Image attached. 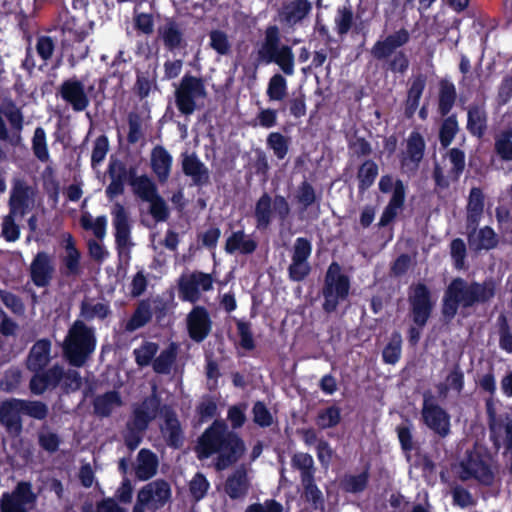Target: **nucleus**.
I'll list each match as a JSON object with an SVG mask.
<instances>
[{
	"mask_svg": "<svg viewBox=\"0 0 512 512\" xmlns=\"http://www.w3.org/2000/svg\"><path fill=\"white\" fill-rule=\"evenodd\" d=\"M157 351L158 344L148 341L144 342L133 351L137 365L145 367L152 364L154 372L160 374V356L155 357Z\"/></svg>",
	"mask_w": 512,
	"mask_h": 512,
	"instance_id": "4c0bfd02",
	"label": "nucleus"
},
{
	"mask_svg": "<svg viewBox=\"0 0 512 512\" xmlns=\"http://www.w3.org/2000/svg\"><path fill=\"white\" fill-rule=\"evenodd\" d=\"M499 325V347L507 353H512V333L507 317L501 314L498 317Z\"/></svg>",
	"mask_w": 512,
	"mask_h": 512,
	"instance_id": "774afa93",
	"label": "nucleus"
},
{
	"mask_svg": "<svg viewBox=\"0 0 512 512\" xmlns=\"http://www.w3.org/2000/svg\"><path fill=\"white\" fill-rule=\"evenodd\" d=\"M273 213L272 198L267 193H264L257 201L255 206V218L257 228L265 229L271 223Z\"/></svg>",
	"mask_w": 512,
	"mask_h": 512,
	"instance_id": "c03bdc74",
	"label": "nucleus"
},
{
	"mask_svg": "<svg viewBox=\"0 0 512 512\" xmlns=\"http://www.w3.org/2000/svg\"><path fill=\"white\" fill-rule=\"evenodd\" d=\"M213 280L209 274L196 272L183 279L180 283V293L184 300L195 302L201 291L212 289Z\"/></svg>",
	"mask_w": 512,
	"mask_h": 512,
	"instance_id": "393cba45",
	"label": "nucleus"
},
{
	"mask_svg": "<svg viewBox=\"0 0 512 512\" xmlns=\"http://www.w3.org/2000/svg\"><path fill=\"white\" fill-rule=\"evenodd\" d=\"M190 337L196 341H203L211 330L209 314L203 307H195L187 318Z\"/></svg>",
	"mask_w": 512,
	"mask_h": 512,
	"instance_id": "a878e982",
	"label": "nucleus"
},
{
	"mask_svg": "<svg viewBox=\"0 0 512 512\" xmlns=\"http://www.w3.org/2000/svg\"><path fill=\"white\" fill-rule=\"evenodd\" d=\"M464 387V374L459 365H454L445 380L439 383L437 388L438 397L446 399L450 391L460 394Z\"/></svg>",
	"mask_w": 512,
	"mask_h": 512,
	"instance_id": "e433bc0d",
	"label": "nucleus"
},
{
	"mask_svg": "<svg viewBox=\"0 0 512 512\" xmlns=\"http://www.w3.org/2000/svg\"><path fill=\"white\" fill-rule=\"evenodd\" d=\"M123 405L121 395L116 390L97 395L92 402L93 412L100 418L110 417L115 407Z\"/></svg>",
	"mask_w": 512,
	"mask_h": 512,
	"instance_id": "c756f323",
	"label": "nucleus"
},
{
	"mask_svg": "<svg viewBox=\"0 0 512 512\" xmlns=\"http://www.w3.org/2000/svg\"><path fill=\"white\" fill-rule=\"evenodd\" d=\"M31 143L34 156L42 163L48 162L50 154L47 146L46 132L43 127L38 126L35 128Z\"/></svg>",
	"mask_w": 512,
	"mask_h": 512,
	"instance_id": "09e8293b",
	"label": "nucleus"
},
{
	"mask_svg": "<svg viewBox=\"0 0 512 512\" xmlns=\"http://www.w3.org/2000/svg\"><path fill=\"white\" fill-rule=\"evenodd\" d=\"M160 411V398L157 395V386L153 385L151 397L145 398L133 410L132 418L127 424L135 427L137 430L145 431L149 423L155 419Z\"/></svg>",
	"mask_w": 512,
	"mask_h": 512,
	"instance_id": "f3484780",
	"label": "nucleus"
},
{
	"mask_svg": "<svg viewBox=\"0 0 512 512\" xmlns=\"http://www.w3.org/2000/svg\"><path fill=\"white\" fill-rule=\"evenodd\" d=\"M354 23V12L349 4L339 6L334 16L335 30L338 35H346Z\"/></svg>",
	"mask_w": 512,
	"mask_h": 512,
	"instance_id": "49530a36",
	"label": "nucleus"
},
{
	"mask_svg": "<svg viewBox=\"0 0 512 512\" xmlns=\"http://www.w3.org/2000/svg\"><path fill=\"white\" fill-rule=\"evenodd\" d=\"M402 338L399 333H394L391 336L389 343L383 350V360L387 364H395L400 359L401 355Z\"/></svg>",
	"mask_w": 512,
	"mask_h": 512,
	"instance_id": "052dcab7",
	"label": "nucleus"
},
{
	"mask_svg": "<svg viewBox=\"0 0 512 512\" xmlns=\"http://www.w3.org/2000/svg\"><path fill=\"white\" fill-rule=\"evenodd\" d=\"M132 171L137 173V167L130 166L127 168L126 164L121 160H113L109 163L108 173L110 178L120 179L130 184Z\"/></svg>",
	"mask_w": 512,
	"mask_h": 512,
	"instance_id": "e2e57ef3",
	"label": "nucleus"
},
{
	"mask_svg": "<svg viewBox=\"0 0 512 512\" xmlns=\"http://www.w3.org/2000/svg\"><path fill=\"white\" fill-rule=\"evenodd\" d=\"M251 482L245 465L238 466L228 475L224 483V492L232 500H243L249 493Z\"/></svg>",
	"mask_w": 512,
	"mask_h": 512,
	"instance_id": "5701e85b",
	"label": "nucleus"
},
{
	"mask_svg": "<svg viewBox=\"0 0 512 512\" xmlns=\"http://www.w3.org/2000/svg\"><path fill=\"white\" fill-rule=\"evenodd\" d=\"M162 39L165 46L174 50L182 47L183 44V31L179 24L169 21L166 24L165 30L162 33Z\"/></svg>",
	"mask_w": 512,
	"mask_h": 512,
	"instance_id": "5fc2aeb1",
	"label": "nucleus"
},
{
	"mask_svg": "<svg viewBox=\"0 0 512 512\" xmlns=\"http://www.w3.org/2000/svg\"><path fill=\"white\" fill-rule=\"evenodd\" d=\"M178 349L179 346L172 342L164 351H162V374L173 373L176 376L177 383H180L182 370L176 362Z\"/></svg>",
	"mask_w": 512,
	"mask_h": 512,
	"instance_id": "a18cd8bd",
	"label": "nucleus"
},
{
	"mask_svg": "<svg viewBox=\"0 0 512 512\" xmlns=\"http://www.w3.org/2000/svg\"><path fill=\"white\" fill-rule=\"evenodd\" d=\"M20 403L19 398H9L0 402V424L12 436L20 435L23 430Z\"/></svg>",
	"mask_w": 512,
	"mask_h": 512,
	"instance_id": "a211bd4d",
	"label": "nucleus"
},
{
	"mask_svg": "<svg viewBox=\"0 0 512 512\" xmlns=\"http://www.w3.org/2000/svg\"><path fill=\"white\" fill-rule=\"evenodd\" d=\"M468 228L471 229L468 235V241L471 248L475 250H489L497 245V235L489 226H485L480 230H477L476 226H468Z\"/></svg>",
	"mask_w": 512,
	"mask_h": 512,
	"instance_id": "473e14b6",
	"label": "nucleus"
},
{
	"mask_svg": "<svg viewBox=\"0 0 512 512\" xmlns=\"http://www.w3.org/2000/svg\"><path fill=\"white\" fill-rule=\"evenodd\" d=\"M243 440L228 429L225 422L215 420L199 439L198 457L208 458L217 454L215 468L222 471L238 462L245 453Z\"/></svg>",
	"mask_w": 512,
	"mask_h": 512,
	"instance_id": "f257e3e1",
	"label": "nucleus"
},
{
	"mask_svg": "<svg viewBox=\"0 0 512 512\" xmlns=\"http://www.w3.org/2000/svg\"><path fill=\"white\" fill-rule=\"evenodd\" d=\"M112 313L108 303L97 302L93 303L90 300L84 299L80 304V317L87 322L94 319L104 320Z\"/></svg>",
	"mask_w": 512,
	"mask_h": 512,
	"instance_id": "79ce46f5",
	"label": "nucleus"
},
{
	"mask_svg": "<svg viewBox=\"0 0 512 512\" xmlns=\"http://www.w3.org/2000/svg\"><path fill=\"white\" fill-rule=\"evenodd\" d=\"M456 100V88L453 83L442 81L440 83L438 110L442 116L447 115L454 106Z\"/></svg>",
	"mask_w": 512,
	"mask_h": 512,
	"instance_id": "de8ad7c7",
	"label": "nucleus"
},
{
	"mask_svg": "<svg viewBox=\"0 0 512 512\" xmlns=\"http://www.w3.org/2000/svg\"><path fill=\"white\" fill-rule=\"evenodd\" d=\"M37 495L29 481H20L11 493H3L0 501L1 512H28L27 505H33Z\"/></svg>",
	"mask_w": 512,
	"mask_h": 512,
	"instance_id": "9d476101",
	"label": "nucleus"
},
{
	"mask_svg": "<svg viewBox=\"0 0 512 512\" xmlns=\"http://www.w3.org/2000/svg\"><path fill=\"white\" fill-rule=\"evenodd\" d=\"M349 290V277L342 272L337 262H332L326 271L322 287L323 310L327 313L334 312L339 303L348 297Z\"/></svg>",
	"mask_w": 512,
	"mask_h": 512,
	"instance_id": "39448f33",
	"label": "nucleus"
},
{
	"mask_svg": "<svg viewBox=\"0 0 512 512\" xmlns=\"http://www.w3.org/2000/svg\"><path fill=\"white\" fill-rule=\"evenodd\" d=\"M162 417L165 420V429L162 428V431L165 430L163 436L167 444L174 448H179L183 444L184 437L176 414L168 408H162Z\"/></svg>",
	"mask_w": 512,
	"mask_h": 512,
	"instance_id": "7c9ffc66",
	"label": "nucleus"
},
{
	"mask_svg": "<svg viewBox=\"0 0 512 512\" xmlns=\"http://www.w3.org/2000/svg\"><path fill=\"white\" fill-rule=\"evenodd\" d=\"M95 330L83 320H76L69 328L62 344L63 355L73 367H83L96 349Z\"/></svg>",
	"mask_w": 512,
	"mask_h": 512,
	"instance_id": "7ed1b4c3",
	"label": "nucleus"
},
{
	"mask_svg": "<svg viewBox=\"0 0 512 512\" xmlns=\"http://www.w3.org/2000/svg\"><path fill=\"white\" fill-rule=\"evenodd\" d=\"M154 497H158L160 501V479L146 484L139 490L132 512H145L146 508L150 509L153 506Z\"/></svg>",
	"mask_w": 512,
	"mask_h": 512,
	"instance_id": "a19ab883",
	"label": "nucleus"
},
{
	"mask_svg": "<svg viewBox=\"0 0 512 512\" xmlns=\"http://www.w3.org/2000/svg\"><path fill=\"white\" fill-rule=\"evenodd\" d=\"M130 187L136 197L150 203V214L155 222H160V195L157 192V185L147 175L138 176L131 173Z\"/></svg>",
	"mask_w": 512,
	"mask_h": 512,
	"instance_id": "f8f14e48",
	"label": "nucleus"
},
{
	"mask_svg": "<svg viewBox=\"0 0 512 512\" xmlns=\"http://www.w3.org/2000/svg\"><path fill=\"white\" fill-rule=\"evenodd\" d=\"M457 474L462 481L476 480L485 485H490L494 479L490 466L478 453H469L460 462Z\"/></svg>",
	"mask_w": 512,
	"mask_h": 512,
	"instance_id": "9b49d317",
	"label": "nucleus"
},
{
	"mask_svg": "<svg viewBox=\"0 0 512 512\" xmlns=\"http://www.w3.org/2000/svg\"><path fill=\"white\" fill-rule=\"evenodd\" d=\"M485 406L491 440L498 449L504 447L505 453L512 454V414H497L492 397L486 400Z\"/></svg>",
	"mask_w": 512,
	"mask_h": 512,
	"instance_id": "423d86ee",
	"label": "nucleus"
},
{
	"mask_svg": "<svg viewBox=\"0 0 512 512\" xmlns=\"http://www.w3.org/2000/svg\"><path fill=\"white\" fill-rule=\"evenodd\" d=\"M63 379L61 380L60 386L61 390L65 394H69L71 392H76L81 388L82 378L80 373L74 369L64 370L62 367Z\"/></svg>",
	"mask_w": 512,
	"mask_h": 512,
	"instance_id": "0e129e2a",
	"label": "nucleus"
},
{
	"mask_svg": "<svg viewBox=\"0 0 512 512\" xmlns=\"http://www.w3.org/2000/svg\"><path fill=\"white\" fill-rule=\"evenodd\" d=\"M153 316L152 302L148 299L141 300L129 320L126 322L125 332L132 333L151 321Z\"/></svg>",
	"mask_w": 512,
	"mask_h": 512,
	"instance_id": "72a5a7b5",
	"label": "nucleus"
},
{
	"mask_svg": "<svg viewBox=\"0 0 512 512\" xmlns=\"http://www.w3.org/2000/svg\"><path fill=\"white\" fill-rule=\"evenodd\" d=\"M425 141L419 132H412L402 153L401 168L405 173H415L423 159Z\"/></svg>",
	"mask_w": 512,
	"mask_h": 512,
	"instance_id": "aec40b11",
	"label": "nucleus"
},
{
	"mask_svg": "<svg viewBox=\"0 0 512 512\" xmlns=\"http://www.w3.org/2000/svg\"><path fill=\"white\" fill-rule=\"evenodd\" d=\"M258 243L252 235L246 234L243 230L232 232L226 239L225 251L228 254L249 255L255 252Z\"/></svg>",
	"mask_w": 512,
	"mask_h": 512,
	"instance_id": "bb28decb",
	"label": "nucleus"
},
{
	"mask_svg": "<svg viewBox=\"0 0 512 512\" xmlns=\"http://www.w3.org/2000/svg\"><path fill=\"white\" fill-rule=\"evenodd\" d=\"M448 160L452 165L449 171L450 179L456 181L465 167V154L458 148H452L447 153Z\"/></svg>",
	"mask_w": 512,
	"mask_h": 512,
	"instance_id": "69168bd1",
	"label": "nucleus"
},
{
	"mask_svg": "<svg viewBox=\"0 0 512 512\" xmlns=\"http://www.w3.org/2000/svg\"><path fill=\"white\" fill-rule=\"evenodd\" d=\"M51 341L47 338L37 340L27 357V368L32 372L43 370L50 362Z\"/></svg>",
	"mask_w": 512,
	"mask_h": 512,
	"instance_id": "cd10ccee",
	"label": "nucleus"
},
{
	"mask_svg": "<svg viewBox=\"0 0 512 512\" xmlns=\"http://www.w3.org/2000/svg\"><path fill=\"white\" fill-rule=\"evenodd\" d=\"M494 294L495 285L492 281L468 283L462 278H456L445 291L442 308L443 315L453 318L459 306L468 308L476 303L487 302Z\"/></svg>",
	"mask_w": 512,
	"mask_h": 512,
	"instance_id": "f03ea898",
	"label": "nucleus"
},
{
	"mask_svg": "<svg viewBox=\"0 0 512 512\" xmlns=\"http://www.w3.org/2000/svg\"><path fill=\"white\" fill-rule=\"evenodd\" d=\"M488 116L484 105H470L467 111V130L474 136L482 137L487 129Z\"/></svg>",
	"mask_w": 512,
	"mask_h": 512,
	"instance_id": "f704fd0d",
	"label": "nucleus"
},
{
	"mask_svg": "<svg viewBox=\"0 0 512 512\" xmlns=\"http://www.w3.org/2000/svg\"><path fill=\"white\" fill-rule=\"evenodd\" d=\"M93 89L94 87L90 86L86 91L84 83L74 76L61 83L57 89L56 96L70 105L73 111L82 112L90 105L89 93Z\"/></svg>",
	"mask_w": 512,
	"mask_h": 512,
	"instance_id": "6e6552de",
	"label": "nucleus"
},
{
	"mask_svg": "<svg viewBox=\"0 0 512 512\" xmlns=\"http://www.w3.org/2000/svg\"><path fill=\"white\" fill-rule=\"evenodd\" d=\"M112 215L115 228V242L118 247H125L128 244L131 233L128 213L122 204L116 203L113 207Z\"/></svg>",
	"mask_w": 512,
	"mask_h": 512,
	"instance_id": "c85d7f7f",
	"label": "nucleus"
},
{
	"mask_svg": "<svg viewBox=\"0 0 512 512\" xmlns=\"http://www.w3.org/2000/svg\"><path fill=\"white\" fill-rule=\"evenodd\" d=\"M28 272L31 282L36 287H48L55 274L53 255L46 251H38L29 265Z\"/></svg>",
	"mask_w": 512,
	"mask_h": 512,
	"instance_id": "4468645a",
	"label": "nucleus"
},
{
	"mask_svg": "<svg viewBox=\"0 0 512 512\" xmlns=\"http://www.w3.org/2000/svg\"><path fill=\"white\" fill-rule=\"evenodd\" d=\"M312 3L309 0H288L281 4L278 10L279 22L288 28H293L309 17Z\"/></svg>",
	"mask_w": 512,
	"mask_h": 512,
	"instance_id": "dca6fc26",
	"label": "nucleus"
},
{
	"mask_svg": "<svg viewBox=\"0 0 512 512\" xmlns=\"http://www.w3.org/2000/svg\"><path fill=\"white\" fill-rule=\"evenodd\" d=\"M182 167L185 175L189 176L195 185L209 182V170L195 154L184 156Z\"/></svg>",
	"mask_w": 512,
	"mask_h": 512,
	"instance_id": "2f4dec72",
	"label": "nucleus"
},
{
	"mask_svg": "<svg viewBox=\"0 0 512 512\" xmlns=\"http://www.w3.org/2000/svg\"><path fill=\"white\" fill-rule=\"evenodd\" d=\"M421 415L425 425L440 437L444 438L450 434V415L436 403L430 391L423 394Z\"/></svg>",
	"mask_w": 512,
	"mask_h": 512,
	"instance_id": "0eeeda50",
	"label": "nucleus"
},
{
	"mask_svg": "<svg viewBox=\"0 0 512 512\" xmlns=\"http://www.w3.org/2000/svg\"><path fill=\"white\" fill-rule=\"evenodd\" d=\"M409 39V32L406 29H400L385 39L378 40L371 48V55L377 60L391 58L395 51L404 46Z\"/></svg>",
	"mask_w": 512,
	"mask_h": 512,
	"instance_id": "b1692460",
	"label": "nucleus"
},
{
	"mask_svg": "<svg viewBox=\"0 0 512 512\" xmlns=\"http://www.w3.org/2000/svg\"><path fill=\"white\" fill-rule=\"evenodd\" d=\"M378 175V166L372 160L365 161L359 168L357 178L359 180V189L367 190Z\"/></svg>",
	"mask_w": 512,
	"mask_h": 512,
	"instance_id": "4d7b16f0",
	"label": "nucleus"
},
{
	"mask_svg": "<svg viewBox=\"0 0 512 512\" xmlns=\"http://www.w3.org/2000/svg\"><path fill=\"white\" fill-rule=\"evenodd\" d=\"M34 190L23 180H15L8 201L9 212L23 217L31 209L34 202Z\"/></svg>",
	"mask_w": 512,
	"mask_h": 512,
	"instance_id": "6ab92c4d",
	"label": "nucleus"
},
{
	"mask_svg": "<svg viewBox=\"0 0 512 512\" xmlns=\"http://www.w3.org/2000/svg\"><path fill=\"white\" fill-rule=\"evenodd\" d=\"M152 86L156 87L155 75L150 74L149 71H138L136 82L133 87L135 95H137L140 99L146 98L149 95Z\"/></svg>",
	"mask_w": 512,
	"mask_h": 512,
	"instance_id": "bf43d9fd",
	"label": "nucleus"
},
{
	"mask_svg": "<svg viewBox=\"0 0 512 512\" xmlns=\"http://www.w3.org/2000/svg\"><path fill=\"white\" fill-rule=\"evenodd\" d=\"M109 150V140L105 134L99 135L93 145L91 154V166L95 168L102 163Z\"/></svg>",
	"mask_w": 512,
	"mask_h": 512,
	"instance_id": "338daca9",
	"label": "nucleus"
},
{
	"mask_svg": "<svg viewBox=\"0 0 512 512\" xmlns=\"http://www.w3.org/2000/svg\"><path fill=\"white\" fill-rule=\"evenodd\" d=\"M267 96L271 101H282L288 94L287 80L280 74H274L268 82Z\"/></svg>",
	"mask_w": 512,
	"mask_h": 512,
	"instance_id": "8fccbe9b",
	"label": "nucleus"
},
{
	"mask_svg": "<svg viewBox=\"0 0 512 512\" xmlns=\"http://www.w3.org/2000/svg\"><path fill=\"white\" fill-rule=\"evenodd\" d=\"M458 132L459 124L456 115L448 116L442 121L439 129L440 144L444 148L448 147Z\"/></svg>",
	"mask_w": 512,
	"mask_h": 512,
	"instance_id": "864d4df0",
	"label": "nucleus"
},
{
	"mask_svg": "<svg viewBox=\"0 0 512 512\" xmlns=\"http://www.w3.org/2000/svg\"><path fill=\"white\" fill-rule=\"evenodd\" d=\"M292 466L301 473V481L314 478V460L308 453L299 452L292 457Z\"/></svg>",
	"mask_w": 512,
	"mask_h": 512,
	"instance_id": "6e6d98bb",
	"label": "nucleus"
},
{
	"mask_svg": "<svg viewBox=\"0 0 512 512\" xmlns=\"http://www.w3.org/2000/svg\"><path fill=\"white\" fill-rule=\"evenodd\" d=\"M426 86V76L423 74L415 75L411 80L408 95L405 104V115L412 117L419 107L420 98Z\"/></svg>",
	"mask_w": 512,
	"mask_h": 512,
	"instance_id": "58836bf2",
	"label": "nucleus"
},
{
	"mask_svg": "<svg viewBox=\"0 0 512 512\" xmlns=\"http://www.w3.org/2000/svg\"><path fill=\"white\" fill-rule=\"evenodd\" d=\"M138 464L135 467V476L137 479L145 481L150 479L157 469V456L148 449H141L137 457Z\"/></svg>",
	"mask_w": 512,
	"mask_h": 512,
	"instance_id": "ea45409f",
	"label": "nucleus"
},
{
	"mask_svg": "<svg viewBox=\"0 0 512 512\" xmlns=\"http://www.w3.org/2000/svg\"><path fill=\"white\" fill-rule=\"evenodd\" d=\"M63 379L62 366L55 364L48 369L38 370L30 379L29 388L34 395H41L48 389L57 388Z\"/></svg>",
	"mask_w": 512,
	"mask_h": 512,
	"instance_id": "412c9836",
	"label": "nucleus"
},
{
	"mask_svg": "<svg viewBox=\"0 0 512 512\" xmlns=\"http://www.w3.org/2000/svg\"><path fill=\"white\" fill-rule=\"evenodd\" d=\"M258 63H275L281 71L288 76L295 72V56L292 48L281 43V37L277 26H269L265 31V37L257 51Z\"/></svg>",
	"mask_w": 512,
	"mask_h": 512,
	"instance_id": "20e7f679",
	"label": "nucleus"
},
{
	"mask_svg": "<svg viewBox=\"0 0 512 512\" xmlns=\"http://www.w3.org/2000/svg\"><path fill=\"white\" fill-rule=\"evenodd\" d=\"M484 208V197L479 188H472L467 205V225L477 226Z\"/></svg>",
	"mask_w": 512,
	"mask_h": 512,
	"instance_id": "37998d69",
	"label": "nucleus"
},
{
	"mask_svg": "<svg viewBox=\"0 0 512 512\" xmlns=\"http://www.w3.org/2000/svg\"><path fill=\"white\" fill-rule=\"evenodd\" d=\"M303 485V497L311 503L313 509L324 510V497L321 490L315 484L314 478L301 481Z\"/></svg>",
	"mask_w": 512,
	"mask_h": 512,
	"instance_id": "603ef678",
	"label": "nucleus"
},
{
	"mask_svg": "<svg viewBox=\"0 0 512 512\" xmlns=\"http://www.w3.org/2000/svg\"><path fill=\"white\" fill-rule=\"evenodd\" d=\"M408 299L413 322L420 328L424 327L434 306L430 290L423 283L413 285L410 288Z\"/></svg>",
	"mask_w": 512,
	"mask_h": 512,
	"instance_id": "1a4fd4ad",
	"label": "nucleus"
},
{
	"mask_svg": "<svg viewBox=\"0 0 512 512\" xmlns=\"http://www.w3.org/2000/svg\"><path fill=\"white\" fill-rule=\"evenodd\" d=\"M23 415H27L36 420H44L48 414V406L38 400L20 399Z\"/></svg>",
	"mask_w": 512,
	"mask_h": 512,
	"instance_id": "13d9d810",
	"label": "nucleus"
},
{
	"mask_svg": "<svg viewBox=\"0 0 512 512\" xmlns=\"http://www.w3.org/2000/svg\"><path fill=\"white\" fill-rule=\"evenodd\" d=\"M311 252L312 244L308 239L299 237L295 240L292 249L291 264L288 267L289 278L292 281L300 282L309 275L311 267L308 259Z\"/></svg>",
	"mask_w": 512,
	"mask_h": 512,
	"instance_id": "ddd939ff",
	"label": "nucleus"
},
{
	"mask_svg": "<svg viewBox=\"0 0 512 512\" xmlns=\"http://www.w3.org/2000/svg\"><path fill=\"white\" fill-rule=\"evenodd\" d=\"M267 145L273 150L278 159H283L288 153L289 138L285 137L281 133L272 132L267 137Z\"/></svg>",
	"mask_w": 512,
	"mask_h": 512,
	"instance_id": "680f3d73",
	"label": "nucleus"
},
{
	"mask_svg": "<svg viewBox=\"0 0 512 512\" xmlns=\"http://www.w3.org/2000/svg\"><path fill=\"white\" fill-rule=\"evenodd\" d=\"M59 272L65 278L77 277L82 273L81 252L76 247L71 234L67 235L64 254L60 257Z\"/></svg>",
	"mask_w": 512,
	"mask_h": 512,
	"instance_id": "4be33fe9",
	"label": "nucleus"
},
{
	"mask_svg": "<svg viewBox=\"0 0 512 512\" xmlns=\"http://www.w3.org/2000/svg\"><path fill=\"white\" fill-rule=\"evenodd\" d=\"M405 200V186L401 180H397L395 182V186L393 189L392 197L383 211L379 225L386 226L388 225L398 214V211L404 204Z\"/></svg>",
	"mask_w": 512,
	"mask_h": 512,
	"instance_id": "c9c22d12",
	"label": "nucleus"
},
{
	"mask_svg": "<svg viewBox=\"0 0 512 512\" xmlns=\"http://www.w3.org/2000/svg\"><path fill=\"white\" fill-rule=\"evenodd\" d=\"M206 95L201 80L185 76L180 87L176 90V102L179 110L184 114H191L195 109V102Z\"/></svg>",
	"mask_w": 512,
	"mask_h": 512,
	"instance_id": "2eb2a0df",
	"label": "nucleus"
},
{
	"mask_svg": "<svg viewBox=\"0 0 512 512\" xmlns=\"http://www.w3.org/2000/svg\"><path fill=\"white\" fill-rule=\"evenodd\" d=\"M341 421V409L337 406H330L319 410L315 423L324 430L337 426Z\"/></svg>",
	"mask_w": 512,
	"mask_h": 512,
	"instance_id": "3c124183",
	"label": "nucleus"
}]
</instances>
